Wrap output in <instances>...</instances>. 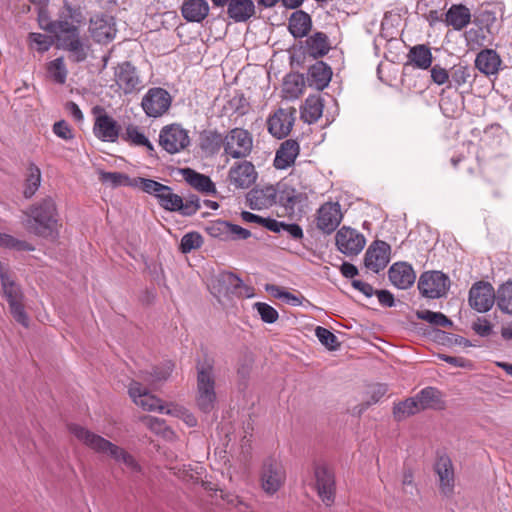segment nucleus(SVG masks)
<instances>
[{
  "label": "nucleus",
  "instance_id": "obj_1",
  "mask_svg": "<svg viewBox=\"0 0 512 512\" xmlns=\"http://www.w3.org/2000/svg\"><path fill=\"white\" fill-rule=\"evenodd\" d=\"M69 431L89 449L111 458L131 477L142 474L143 468L140 463L124 448L77 424L69 425Z\"/></svg>",
  "mask_w": 512,
  "mask_h": 512
},
{
  "label": "nucleus",
  "instance_id": "obj_2",
  "mask_svg": "<svg viewBox=\"0 0 512 512\" xmlns=\"http://www.w3.org/2000/svg\"><path fill=\"white\" fill-rule=\"evenodd\" d=\"M26 229L41 237H54L58 231V211L55 201L47 196L32 204L25 212Z\"/></svg>",
  "mask_w": 512,
  "mask_h": 512
},
{
  "label": "nucleus",
  "instance_id": "obj_3",
  "mask_svg": "<svg viewBox=\"0 0 512 512\" xmlns=\"http://www.w3.org/2000/svg\"><path fill=\"white\" fill-rule=\"evenodd\" d=\"M196 372V403L201 411L209 413L214 409L217 402L214 361L210 358L198 361Z\"/></svg>",
  "mask_w": 512,
  "mask_h": 512
},
{
  "label": "nucleus",
  "instance_id": "obj_4",
  "mask_svg": "<svg viewBox=\"0 0 512 512\" xmlns=\"http://www.w3.org/2000/svg\"><path fill=\"white\" fill-rule=\"evenodd\" d=\"M0 283L3 297L9 305V311L15 321L24 327L29 326V317L25 311L24 295L21 287L12 278L8 267L0 262Z\"/></svg>",
  "mask_w": 512,
  "mask_h": 512
},
{
  "label": "nucleus",
  "instance_id": "obj_5",
  "mask_svg": "<svg viewBox=\"0 0 512 512\" xmlns=\"http://www.w3.org/2000/svg\"><path fill=\"white\" fill-rule=\"evenodd\" d=\"M83 21V15L79 9L65 5L59 13V17L55 21H51L46 25L41 23V27L51 33H54L58 40L60 36L72 35L79 33V25Z\"/></svg>",
  "mask_w": 512,
  "mask_h": 512
},
{
  "label": "nucleus",
  "instance_id": "obj_6",
  "mask_svg": "<svg viewBox=\"0 0 512 512\" xmlns=\"http://www.w3.org/2000/svg\"><path fill=\"white\" fill-rule=\"evenodd\" d=\"M159 145L169 154H176L190 145L189 132L180 124L164 126L159 133Z\"/></svg>",
  "mask_w": 512,
  "mask_h": 512
},
{
  "label": "nucleus",
  "instance_id": "obj_7",
  "mask_svg": "<svg viewBox=\"0 0 512 512\" xmlns=\"http://www.w3.org/2000/svg\"><path fill=\"white\" fill-rule=\"evenodd\" d=\"M253 149V136L243 128H233L226 134L225 153L233 159L248 157Z\"/></svg>",
  "mask_w": 512,
  "mask_h": 512
},
{
  "label": "nucleus",
  "instance_id": "obj_8",
  "mask_svg": "<svg viewBox=\"0 0 512 512\" xmlns=\"http://www.w3.org/2000/svg\"><path fill=\"white\" fill-rule=\"evenodd\" d=\"M314 488L321 501L331 506L335 501L336 482L334 472L325 464L314 466Z\"/></svg>",
  "mask_w": 512,
  "mask_h": 512
},
{
  "label": "nucleus",
  "instance_id": "obj_9",
  "mask_svg": "<svg viewBox=\"0 0 512 512\" xmlns=\"http://www.w3.org/2000/svg\"><path fill=\"white\" fill-rule=\"evenodd\" d=\"M171 103L172 97L167 90L154 87L143 96L141 107L148 117L158 118L169 110Z\"/></svg>",
  "mask_w": 512,
  "mask_h": 512
},
{
  "label": "nucleus",
  "instance_id": "obj_10",
  "mask_svg": "<svg viewBox=\"0 0 512 512\" xmlns=\"http://www.w3.org/2000/svg\"><path fill=\"white\" fill-rule=\"evenodd\" d=\"M92 113L95 115L93 125L95 137L103 142H116L120 133V126L117 121L109 116L101 106L93 107Z\"/></svg>",
  "mask_w": 512,
  "mask_h": 512
},
{
  "label": "nucleus",
  "instance_id": "obj_11",
  "mask_svg": "<svg viewBox=\"0 0 512 512\" xmlns=\"http://www.w3.org/2000/svg\"><path fill=\"white\" fill-rule=\"evenodd\" d=\"M449 278L440 271L424 272L418 281L420 293L431 299L444 296L449 288Z\"/></svg>",
  "mask_w": 512,
  "mask_h": 512
},
{
  "label": "nucleus",
  "instance_id": "obj_12",
  "mask_svg": "<svg viewBox=\"0 0 512 512\" xmlns=\"http://www.w3.org/2000/svg\"><path fill=\"white\" fill-rule=\"evenodd\" d=\"M337 249L346 256L358 255L366 244L363 234L348 226L341 227L335 235Z\"/></svg>",
  "mask_w": 512,
  "mask_h": 512
},
{
  "label": "nucleus",
  "instance_id": "obj_13",
  "mask_svg": "<svg viewBox=\"0 0 512 512\" xmlns=\"http://www.w3.org/2000/svg\"><path fill=\"white\" fill-rule=\"evenodd\" d=\"M497 292L493 286L484 281L476 282L469 291V305L477 312L489 311L496 302Z\"/></svg>",
  "mask_w": 512,
  "mask_h": 512
},
{
  "label": "nucleus",
  "instance_id": "obj_14",
  "mask_svg": "<svg viewBox=\"0 0 512 512\" xmlns=\"http://www.w3.org/2000/svg\"><path fill=\"white\" fill-rule=\"evenodd\" d=\"M343 218L338 202L322 204L316 213V227L325 234H331L340 225Z\"/></svg>",
  "mask_w": 512,
  "mask_h": 512
},
{
  "label": "nucleus",
  "instance_id": "obj_15",
  "mask_svg": "<svg viewBox=\"0 0 512 512\" xmlns=\"http://www.w3.org/2000/svg\"><path fill=\"white\" fill-rule=\"evenodd\" d=\"M295 114L296 109L293 107L279 108L268 118L267 125L270 134L278 139L286 137L294 125Z\"/></svg>",
  "mask_w": 512,
  "mask_h": 512
},
{
  "label": "nucleus",
  "instance_id": "obj_16",
  "mask_svg": "<svg viewBox=\"0 0 512 512\" xmlns=\"http://www.w3.org/2000/svg\"><path fill=\"white\" fill-rule=\"evenodd\" d=\"M115 82L124 94H131L139 91L142 87V80L135 66L130 62H123L115 68Z\"/></svg>",
  "mask_w": 512,
  "mask_h": 512
},
{
  "label": "nucleus",
  "instance_id": "obj_17",
  "mask_svg": "<svg viewBox=\"0 0 512 512\" xmlns=\"http://www.w3.org/2000/svg\"><path fill=\"white\" fill-rule=\"evenodd\" d=\"M391 247L381 240L374 241L366 250L364 257L365 267L374 273L383 270L390 261Z\"/></svg>",
  "mask_w": 512,
  "mask_h": 512
},
{
  "label": "nucleus",
  "instance_id": "obj_18",
  "mask_svg": "<svg viewBox=\"0 0 512 512\" xmlns=\"http://www.w3.org/2000/svg\"><path fill=\"white\" fill-rule=\"evenodd\" d=\"M89 32L98 43L112 41L117 32L114 18L106 14H96L90 19Z\"/></svg>",
  "mask_w": 512,
  "mask_h": 512
},
{
  "label": "nucleus",
  "instance_id": "obj_19",
  "mask_svg": "<svg viewBox=\"0 0 512 512\" xmlns=\"http://www.w3.org/2000/svg\"><path fill=\"white\" fill-rule=\"evenodd\" d=\"M439 480V490L445 497H451L455 487V473L452 460L447 455L437 458L434 465Z\"/></svg>",
  "mask_w": 512,
  "mask_h": 512
},
{
  "label": "nucleus",
  "instance_id": "obj_20",
  "mask_svg": "<svg viewBox=\"0 0 512 512\" xmlns=\"http://www.w3.org/2000/svg\"><path fill=\"white\" fill-rule=\"evenodd\" d=\"M285 480V471L280 463L275 460H267L264 463L263 471L261 475V485L263 490L273 495L276 493Z\"/></svg>",
  "mask_w": 512,
  "mask_h": 512
},
{
  "label": "nucleus",
  "instance_id": "obj_21",
  "mask_svg": "<svg viewBox=\"0 0 512 512\" xmlns=\"http://www.w3.org/2000/svg\"><path fill=\"white\" fill-rule=\"evenodd\" d=\"M128 393L132 401L143 410H158L161 413H165L166 410L161 405L160 399L152 395L140 382L132 381L129 385Z\"/></svg>",
  "mask_w": 512,
  "mask_h": 512
},
{
  "label": "nucleus",
  "instance_id": "obj_22",
  "mask_svg": "<svg viewBox=\"0 0 512 512\" xmlns=\"http://www.w3.org/2000/svg\"><path fill=\"white\" fill-rule=\"evenodd\" d=\"M312 192L311 185L302 184L300 189L293 185L283 184L278 192L279 202L289 210L302 206L308 199V193Z\"/></svg>",
  "mask_w": 512,
  "mask_h": 512
},
{
  "label": "nucleus",
  "instance_id": "obj_23",
  "mask_svg": "<svg viewBox=\"0 0 512 512\" xmlns=\"http://www.w3.org/2000/svg\"><path fill=\"white\" fill-rule=\"evenodd\" d=\"M228 178L235 188L246 189L256 181L257 172L251 162H237L230 168Z\"/></svg>",
  "mask_w": 512,
  "mask_h": 512
},
{
  "label": "nucleus",
  "instance_id": "obj_24",
  "mask_svg": "<svg viewBox=\"0 0 512 512\" xmlns=\"http://www.w3.org/2000/svg\"><path fill=\"white\" fill-rule=\"evenodd\" d=\"M57 47L68 52L70 61L80 63L86 60L88 55V45L80 38L79 33L60 36L57 40Z\"/></svg>",
  "mask_w": 512,
  "mask_h": 512
},
{
  "label": "nucleus",
  "instance_id": "obj_25",
  "mask_svg": "<svg viewBox=\"0 0 512 512\" xmlns=\"http://www.w3.org/2000/svg\"><path fill=\"white\" fill-rule=\"evenodd\" d=\"M278 196L277 190L273 186H265L262 188H254L246 195L248 206L252 210H261L271 207L276 203Z\"/></svg>",
  "mask_w": 512,
  "mask_h": 512
},
{
  "label": "nucleus",
  "instance_id": "obj_26",
  "mask_svg": "<svg viewBox=\"0 0 512 512\" xmlns=\"http://www.w3.org/2000/svg\"><path fill=\"white\" fill-rule=\"evenodd\" d=\"M389 280L399 289H408L416 279L415 271L412 266L406 262L394 263L388 271Z\"/></svg>",
  "mask_w": 512,
  "mask_h": 512
},
{
  "label": "nucleus",
  "instance_id": "obj_27",
  "mask_svg": "<svg viewBox=\"0 0 512 512\" xmlns=\"http://www.w3.org/2000/svg\"><path fill=\"white\" fill-rule=\"evenodd\" d=\"M218 284L220 286L219 293L223 294H236L238 296H253V289L243 283V281L231 272L222 273L219 275Z\"/></svg>",
  "mask_w": 512,
  "mask_h": 512
},
{
  "label": "nucleus",
  "instance_id": "obj_28",
  "mask_svg": "<svg viewBox=\"0 0 512 512\" xmlns=\"http://www.w3.org/2000/svg\"><path fill=\"white\" fill-rule=\"evenodd\" d=\"M502 64L499 54L493 49L481 50L475 58V67L485 75L498 73Z\"/></svg>",
  "mask_w": 512,
  "mask_h": 512
},
{
  "label": "nucleus",
  "instance_id": "obj_29",
  "mask_svg": "<svg viewBox=\"0 0 512 512\" xmlns=\"http://www.w3.org/2000/svg\"><path fill=\"white\" fill-rule=\"evenodd\" d=\"M300 151L299 143L296 140H285L276 152L274 166L277 169H286L294 164Z\"/></svg>",
  "mask_w": 512,
  "mask_h": 512
},
{
  "label": "nucleus",
  "instance_id": "obj_30",
  "mask_svg": "<svg viewBox=\"0 0 512 512\" xmlns=\"http://www.w3.org/2000/svg\"><path fill=\"white\" fill-rule=\"evenodd\" d=\"M184 180L195 190L211 195L216 193L215 184L212 182L209 176L196 172L191 168H185L182 170Z\"/></svg>",
  "mask_w": 512,
  "mask_h": 512
},
{
  "label": "nucleus",
  "instance_id": "obj_31",
  "mask_svg": "<svg viewBox=\"0 0 512 512\" xmlns=\"http://www.w3.org/2000/svg\"><path fill=\"white\" fill-rule=\"evenodd\" d=\"M256 8L252 0H230L227 14L236 23L246 22L255 15Z\"/></svg>",
  "mask_w": 512,
  "mask_h": 512
},
{
  "label": "nucleus",
  "instance_id": "obj_32",
  "mask_svg": "<svg viewBox=\"0 0 512 512\" xmlns=\"http://www.w3.org/2000/svg\"><path fill=\"white\" fill-rule=\"evenodd\" d=\"M206 0H186L181 6V13L188 22H202L209 14Z\"/></svg>",
  "mask_w": 512,
  "mask_h": 512
},
{
  "label": "nucleus",
  "instance_id": "obj_33",
  "mask_svg": "<svg viewBox=\"0 0 512 512\" xmlns=\"http://www.w3.org/2000/svg\"><path fill=\"white\" fill-rule=\"evenodd\" d=\"M408 61L406 66L426 70L431 67L433 56L429 47L424 44H418L410 48L407 54Z\"/></svg>",
  "mask_w": 512,
  "mask_h": 512
},
{
  "label": "nucleus",
  "instance_id": "obj_34",
  "mask_svg": "<svg viewBox=\"0 0 512 512\" xmlns=\"http://www.w3.org/2000/svg\"><path fill=\"white\" fill-rule=\"evenodd\" d=\"M332 76L331 68L322 61L316 62L308 71V80L311 86L322 90L328 86Z\"/></svg>",
  "mask_w": 512,
  "mask_h": 512
},
{
  "label": "nucleus",
  "instance_id": "obj_35",
  "mask_svg": "<svg viewBox=\"0 0 512 512\" xmlns=\"http://www.w3.org/2000/svg\"><path fill=\"white\" fill-rule=\"evenodd\" d=\"M312 27V20L308 13L297 10L289 18V31L295 38L305 37Z\"/></svg>",
  "mask_w": 512,
  "mask_h": 512
},
{
  "label": "nucleus",
  "instance_id": "obj_36",
  "mask_svg": "<svg viewBox=\"0 0 512 512\" xmlns=\"http://www.w3.org/2000/svg\"><path fill=\"white\" fill-rule=\"evenodd\" d=\"M471 21L470 10L464 5H452L445 14V22L455 30H461Z\"/></svg>",
  "mask_w": 512,
  "mask_h": 512
},
{
  "label": "nucleus",
  "instance_id": "obj_37",
  "mask_svg": "<svg viewBox=\"0 0 512 512\" xmlns=\"http://www.w3.org/2000/svg\"><path fill=\"white\" fill-rule=\"evenodd\" d=\"M323 108L324 104L320 96H309L301 110L302 120L308 124L317 122L322 116Z\"/></svg>",
  "mask_w": 512,
  "mask_h": 512
},
{
  "label": "nucleus",
  "instance_id": "obj_38",
  "mask_svg": "<svg viewBox=\"0 0 512 512\" xmlns=\"http://www.w3.org/2000/svg\"><path fill=\"white\" fill-rule=\"evenodd\" d=\"M329 49L328 37L322 32H316L306 40L307 53L314 58L326 55Z\"/></svg>",
  "mask_w": 512,
  "mask_h": 512
},
{
  "label": "nucleus",
  "instance_id": "obj_39",
  "mask_svg": "<svg viewBox=\"0 0 512 512\" xmlns=\"http://www.w3.org/2000/svg\"><path fill=\"white\" fill-rule=\"evenodd\" d=\"M388 392L386 384H373L367 390V400L352 410L353 415H361L368 407L376 404Z\"/></svg>",
  "mask_w": 512,
  "mask_h": 512
},
{
  "label": "nucleus",
  "instance_id": "obj_40",
  "mask_svg": "<svg viewBox=\"0 0 512 512\" xmlns=\"http://www.w3.org/2000/svg\"><path fill=\"white\" fill-rule=\"evenodd\" d=\"M41 184V170L34 164L30 163L27 168L25 177L23 195L26 199L35 195Z\"/></svg>",
  "mask_w": 512,
  "mask_h": 512
},
{
  "label": "nucleus",
  "instance_id": "obj_41",
  "mask_svg": "<svg viewBox=\"0 0 512 512\" xmlns=\"http://www.w3.org/2000/svg\"><path fill=\"white\" fill-rule=\"evenodd\" d=\"M226 136L223 137L221 133L216 130L204 131L200 137V146L204 151L215 153L221 147L225 149Z\"/></svg>",
  "mask_w": 512,
  "mask_h": 512
},
{
  "label": "nucleus",
  "instance_id": "obj_42",
  "mask_svg": "<svg viewBox=\"0 0 512 512\" xmlns=\"http://www.w3.org/2000/svg\"><path fill=\"white\" fill-rule=\"evenodd\" d=\"M159 205L168 211H178L182 208V197L173 193L172 188L164 186L161 193L156 197Z\"/></svg>",
  "mask_w": 512,
  "mask_h": 512
},
{
  "label": "nucleus",
  "instance_id": "obj_43",
  "mask_svg": "<svg viewBox=\"0 0 512 512\" xmlns=\"http://www.w3.org/2000/svg\"><path fill=\"white\" fill-rule=\"evenodd\" d=\"M422 410L416 397L408 398L399 402L393 407V416L395 420L402 421L405 418L416 414Z\"/></svg>",
  "mask_w": 512,
  "mask_h": 512
},
{
  "label": "nucleus",
  "instance_id": "obj_44",
  "mask_svg": "<svg viewBox=\"0 0 512 512\" xmlns=\"http://www.w3.org/2000/svg\"><path fill=\"white\" fill-rule=\"evenodd\" d=\"M472 70L469 66L459 63L450 69V82L447 88H455L468 83L472 77Z\"/></svg>",
  "mask_w": 512,
  "mask_h": 512
},
{
  "label": "nucleus",
  "instance_id": "obj_45",
  "mask_svg": "<svg viewBox=\"0 0 512 512\" xmlns=\"http://www.w3.org/2000/svg\"><path fill=\"white\" fill-rule=\"evenodd\" d=\"M141 420L144 425L155 434L168 440H173L175 438L174 431L166 425L163 419L153 416H144Z\"/></svg>",
  "mask_w": 512,
  "mask_h": 512
},
{
  "label": "nucleus",
  "instance_id": "obj_46",
  "mask_svg": "<svg viewBox=\"0 0 512 512\" xmlns=\"http://www.w3.org/2000/svg\"><path fill=\"white\" fill-rule=\"evenodd\" d=\"M416 398L420 404L422 410L426 408H435L442 402L441 392L435 387H426L422 389Z\"/></svg>",
  "mask_w": 512,
  "mask_h": 512
},
{
  "label": "nucleus",
  "instance_id": "obj_47",
  "mask_svg": "<svg viewBox=\"0 0 512 512\" xmlns=\"http://www.w3.org/2000/svg\"><path fill=\"white\" fill-rule=\"evenodd\" d=\"M99 180L103 184H107L112 188L121 186H133V178H130L127 174L121 172L99 171Z\"/></svg>",
  "mask_w": 512,
  "mask_h": 512
},
{
  "label": "nucleus",
  "instance_id": "obj_48",
  "mask_svg": "<svg viewBox=\"0 0 512 512\" xmlns=\"http://www.w3.org/2000/svg\"><path fill=\"white\" fill-rule=\"evenodd\" d=\"M496 304L503 313L512 315V281L498 287Z\"/></svg>",
  "mask_w": 512,
  "mask_h": 512
},
{
  "label": "nucleus",
  "instance_id": "obj_49",
  "mask_svg": "<svg viewBox=\"0 0 512 512\" xmlns=\"http://www.w3.org/2000/svg\"><path fill=\"white\" fill-rule=\"evenodd\" d=\"M124 141L135 146H145L149 151H153L154 147L144 133L135 125H128L122 136Z\"/></svg>",
  "mask_w": 512,
  "mask_h": 512
},
{
  "label": "nucleus",
  "instance_id": "obj_50",
  "mask_svg": "<svg viewBox=\"0 0 512 512\" xmlns=\"http://www.w3.org/2000/svg\"><path fill=\"white\" fill-rule=\"evenodd\" d=\"M48 77L57 84H64L67 79L68 71L66 69L64 58L59 57L47 64Z\"/></svg>",
  "mask_w": 512,
  "mask_h": 512
},
{
  "label": "nucleus",
  "instance_id": "obj_51",
  "mask_svg": "<svg viewBox=\"0 0 512 512\" xmlns=\"http://www.w3.org/2000/svg\"><path fill=\"white\" fill-rule=\"evenodd\" d=\"M303 86L304 81L300 75L289 74L284 79L283 92L287 98L294 99L302 94Z\"/></svg>",
  "mask_w": 512,
  "mask_h": 512
},
{
  "label": "nucleus",
  "instance_id": "obj_52",
  "mask_svg": "<svg viewBox=\"0 0 512 512\" xmlns=\"http://www.w3.org/2000/svg\"><path fill=\"white\" fill-rule=\"evenodd\" d=\"M205 231L211 237L218 238L222 241H228L229 222L221 219L210 221L206 225Z\"/></svg>",
  "mask_w": 512,
  "mask_h": 512
},
{
  "label": "nucleus",
  "instance_id": "obj_53",
  "mask_svg": "<svg viewBox=\"0 0 512 512\" xmlns=\"http://www.w3.org/2000/svg\"><path fill=\"white\" fill-rule=\"evenodd\" d=\"M164 186H165L164 184H162L158 181L152 180V179H146V178H142V177L133 178V186L132 187L140 188L142 191H144L150 195H153L155 197H157L158 194L161 193Z\"/></svg>",
  "mask_w": 512,
  "mask_h": 512
},
{
  "label": "nucleus",
  "instance_id": "obj_54",
  "mask_svg": "<svg viewBox=\"0 0 512 512\" xmlns=\"http://www.w3.org/2000/svg\"><path fill=\"white\" fill-rule=\"evenodd\" d=\"M417 317L421 320L427 321L430 324L441 327H448L452 325V321L448 319L441 312H433L430 310H423L417 312Z\"/></svg>",
  "mask_w": 512,
  "mask_h": 512
},
{
  "label": "nucleus",
  "instance_id": "obj_55",
  "mask_svg": "<svg viewBox=\"0 0 512 512\" xmlns=\"http://www.w3.org/2000/svg\"><path fill=\"white\" fill-rule=\"evenodd\" d=\"M202 243V237L199 233L190 232L182 237L180 248L183 253H189L192 250L200 248Z\"/></svg>",
  "mask_w": 512,
  "mask_h": 512
},
{
  "label": "nucleus",
  "instance_id": "obj_56",
  "mask_svg": "<svg viewBox=\"0 0 512 512\" xmlns=\"http://www.w3.org/2000/svg\"><path fill=\"white\" fill-rule=\"evenodd\" d=\"M29 41L31 47L39 52L48 51L53 44V39L50 36L41 33H30Z\"/></svg>",
  "mask_w": 512,
  "mask_h": 512
},
{
  "label": "nucleus",
  "instance_id": "obj_57",
  "mask_svg": "<svg viewBox=\"0 0 512 512\" xmlns=\"http://www.w3.org/2000/svg\"><path fill=\"white\" fill-rule=\"evenodd\" d=\"M254 308L260 315L261 320L265 323L272 324L276 322L279 317L277 310L267 303L257 302L254 304Z\"/></svg>",
  "mask_w": 512,
  "mask_h": 512
},
{
  "label": "nucleus",
  "instance_id": "obj_58",
  "mask_svg": "<svg viewBox=\"0 0 512 512\" xmlns=\"http://www.w3.org/2000/svg\"><path fill=\"white\" fill-rule=\"evenodd\" d=\"M318 340L328 349L335 350L339 346L337 337L328 329L318 326L315 329Z\"/></svg>",
  "mask_w": 512,
  "mask_h": 512
},
{
  "label": "nucleus",
  "instance_id": "obj_59",
  "mask_svg": "<svg viewBox=\"0 0 512 512\" xmlns=\"http://www.w3.org/2000/svg\"><path fill=\"white\" fill-rule=\"evenodd\" d=\"M173 368L174 364L171 361H166L161 366L155 367L151 373V384L167 380L171 375Z\"/></svg>",
  "mask_w": 512,
  "mask_h": 512
},
{
  "label": "nucleus",
  "instance_id": "obj_60",
  "mask_svg": "<svg viewBox=\"0 0 512 512\" xmlns=\"http://www.w3.org/2000/svg\"><path fill=\"white\" fill-rule=\"evenodd\" d=\"M0 247L15 248L17 250H33V247L24 241H19L10 235L0 233Z\"/></svg>",
  "mask_w": 512,
  "mask_h": 512
},
{
  "label": "nucleus",
  "instance_id": "obj_61",
  "mask_svg": "<svg viewBox=\"0 0 512 512\" xmlns=\"http://www.w3.org/2000/svg\"><path fill=\"white\" fill-rule=\"evenodd\" d=\"M230 109L239 115H245L249 110V103L243 94L234 95L228 102Z\"/></svg>",
  "mask_w": 512,
  "mask_h": 512
},
{
  "label": "nucleus",
  "instance_id": "obj_62",
  "mask_svg": "<svg viewBox=\"0 0 512 512\" xmlns=\"http://www.w3.org/2000/svg\"><path fill=\"white\" fill-rule=\"evenodd\" d=\"M431 79L437 85H449L450 82V71L446 70L442 66L436 64L431 70Z\"/></svg>",
  "mask_w": 512,
  "mask_h": 512
},
{
  "label": "nucleus",
  "instance_id": "obj_63",
  "mask_svg": "<svg viewBox=\"0 0 512 512\" xmlns=\"http://www.w3.org/2000/svg\"><path fill=\"white\" fill-rule=\"evenodd\" d=\"M201 208L200 199L196 195L189 196L186 201L182 200V208L180 213L183 216H191Z\"/></svg>",
  "mask_w": 512,
  "mask_h": 512
},
{
  "label": "nucleus",
  "instance_id": "obj_64",
  "mask_svg": "<svg viewBox=\"0 0 512 512\" xmlns=\"http://www.w3.org/2000/svg\"><path fill=\"white\" fill-rule=\"evenodd\" d=\"M53 132L59 138H62L64 140H71L74 138V134L72 132L70 125L64 120H60L54 123Z\"/></svg>",
  "mask_w": 512,
  "mask_h": 512
}]
</instances>
